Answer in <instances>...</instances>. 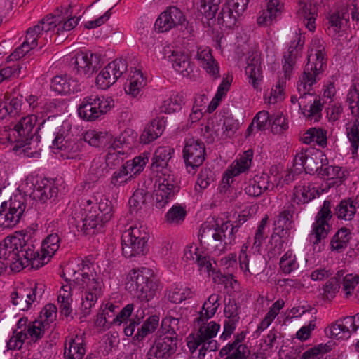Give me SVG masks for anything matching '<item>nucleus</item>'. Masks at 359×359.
I'll return each instance as SVG.
<instances>
[{
    "mask_svg": "<svg viewBox=\"0 0 359 359\" xmlns=\"http://www.w3.org/2000/svg\"><path fill=\"white\" fill-rule=\"evenodd\" d=\"M32 229H26L20 236L6 237L0 243V275L8 268L19 272L32 265L39 257L38 250L31 240Z\"/></svg>",
    "mask_w": 359,
    "mask_h": 359,
    "instance_id": "obj_1",
    "label": "nucleus"
},
{
    "mask_svg": "<svg viewBox=\"0 0 359 359\" xmlns=\"http://www.w3.org/2000/svg\"><path fill=\"white\" fill-rule=\"evenodd\" d=\"M130 280L126 283V289L134 292L142 304L135 311L134 317L130 320L129 324L124 328V334L130 337L133 334L137 326L145 316L144 309L148 306L147 303L154 298L158 289L153 271L148 268L133 269L129 273Z\"/></svg>",
    "mask_w": 359,
    "mask_h": 359,
    "instance_id": "obj_2",
    "label": "nucleus"
},
{
    "mask_svg": "<svg viewBox=\"0 0 359 359\" xmlns=\"http://www.w3.org/2000/svg\"><path fill=\"white\" fill-rule=\"evenodd\" d=\"M36 121V116L28 115L20 118L13 128L4 131L3 135H5L8 142L15 143L13 150L18 154H23L27 157L39 155L41 149L37 147L41 135L39 132L41 128L46 129L47 123L43 121L34 132Z\"/></svg>",
    "mask_w": 359,
    "mask_h": 359,
    "instance_id": "obj_3",
    "label": "nucleus"
},
{
    "mask_svg": "<svg viewBox=\"0 0 359 359\" xmlns=\"http://www.w3.org/2000/svg\"><path fill=\"white\" fill-rule=\"evenodd\" d=\"M326 65V58L324 48L315 49L311 48L310 54L308 56V62L302 75L297 81V90L300 94L298 98L296 95L291 97V102L295 104L298 100H300L299 106L303 104L302 109L306 110L307 105L305 104L304 100L307 96L311 97L313 94L309 92L314 83L320 79V75L323 72V67Z\"/></svg>",
    "mask_w": 359,
    "mask_h": 359,
    "instance_id": "obj_4",
    "label": "nucleus"
},
{
    "mask_svg": "<svg viewBox=\"0 0 359 359\" xmlns=\"http://www.w3.org/2000/svg\"><path fill=\"white\" fill-rule=\"evenodd\" d=\"M81 231L86 235L95 234L113 217L112 202L107 198L88 199L83 207Z\"/></svg>",
    "mask_w": 359,
    "mask_h": 359,
    "instance_id": "obj_5",
    "label": "nucleus"
},
{
    "mask_svg": "<svg viewBox=\"0 0 359 359\" xmlns=\"http://www.w3.org/2000/svg\"><path fill=\"white\" fill-rule=\"evenodd\" d=\"M114 107V100L111 97L92 95L83 99L78 108V114L83 120L94 121Z\"/></svg>",
    "mask_w": 359,
    "mask_h": 359,
    "instance_id": "obj_6",
    "label": "nucleus"
},
{
    "mask_svg": "<svg viewBox=\"0 0 359 359\" xmlns=\"http://www.w3.org/2000/svg\"><path fill=\"white\" fill-rule=\"evenodd\" d=\"M148 238L144 227L130 226L121 236L123 255L128 258L144 255Z\"/></svg>",
    "mask_w": 359,
    "mask_h": 359,
    "instance_id": "obj_7",
    "label": "nucleus"
},
{
    "mask_svg": "<svg viewBox=\"0 0 359 359\" xmlns=\"http://www.w3.org/2000/svg\"><path fill=\"white\" fill-rule=\"evenodd\" d=\"M158 188L155 189L154 200L156 207L162 208L170 202L180 191V186L174 174L169 169L159 171Z\"/></svg>",
    "mask_w": 359,
    "mask_h": 359,
    "instance_id": "obj_8",
    "label": "nucleus"
},
{
    "mask_svg": "<svg viewBox=\"0 0 359 359\" xmlns=\"http://www.w3.org/2000/svg\"><path fill=\"white\" fill-rule=\"evenodd\" d=\"M81 275L79 284L86 290L85 296L82 297L81 310L83 316H87L101 295L102 282L93 273L83 272Z\"/></svg>",
    "mask_w": 359,
    "mask_h": 359,
    "instance_id": "obj_9",
    "label": "nucleus"
},
{
    "mask_svg": "<svg viewBox=\"0 0 359 359\" xmlns=\"http://www.w3.org/2000/svg\"><path fill=\"white\" fill-rule=\"evenodd\" d=\"M22 196L11 198L8 202H1L0 206V226L11 228L19 223L26 208Z\"/></svg>",
    "mask_w": 359,
    "mask_h": 359,
    "instance_id": "obj_10",
    "label": "nucleus"
},
{
    "mask_svg": "<svg viewBox=\"0 0 359 359\" xmlns=\"http://www.w3.org/2000/svg\"><path fill=\"white\" fill-rule=\"evenodd\" d=\"M205 148L203 142L194 138L186 141L183 149V158L189 173H195L196 169L205 161Z\"/></svg>",
    "mask_w": 359,
    "mask_h": 359,
    "instance_id": "obj_11",
    "label": "nucleus"
},
{
    "mask_svg": "<svg viewBox=\"0 0 359 359\" xmlns=\"http://www.w3.org/2000/svg\"><path fill=\"white\" fill-rule=\"evenodd\" d=\"M331 208V202L327 200L324 201L321 209L316 217L312 233L309 235V240L314 245L320 243L327 236L330 230L328 220L332 217Z\"/></svg>",
    "mask_w": 359,
    "mask_h": 359,
    "instance_id": "obj_12",
    "label": "nucleus"
},
{
    "mask_svg": "<svg viewBox=\"0 0 359 359\" xmlns=\"http://www.w3.org/2000/svg\"><path fill=\"white\" fill-rule=\"evenodd\" d=\"M239 225H233L230 222H223L220 226L212 229L209 226H204L201 229L199 234L200 242L202 243L205 240L212 238L216 241L222 242L224 244L231 245L235 241V233L238 231Z\"/></svg>",
    "mask_w": 359,
    "mask_h": 359,
    "instance_id": "obj_13",
    "label": "nucleus"
},
{
    "mask_svg": "<svg viewBox=\"0 0 359 359\" xmlns=\"http://www.w3.org/2000/svg\"><path fill=\"white\" fill-rule=\"evenodd\" d=\"M175 336H160L156 339L146 354V359H171L177 350Z\"/></svg>",
    "mask_w": 359,
    "mask_h": 359,
    "instance_id": "obj_14",
    "label": "nucleus"
},
{
    "mask_svg": "<svg viewBox=\"0 0 359 359\" xmlns=\"http://www.w3.org/2000/svg\"><path fill=\"white\" fill-rule=\"evenodd\" d=\"M100 57L92 53L79 52L72 58L75 74L82 78H88L100 67Z\"/></svg>",
    "mask_w": 359,
    "mask_h": 359,
    "instance_id": "obj_15",
    "label": "nucleus"
},
{
    "mask_svg": "<svg viewBox=\"0 0 359 359\" xmlns=\"http://www.w3.org/2000/svg\"><path fill=\"white\" fill-rule=\"evenodd\" d=\"M127 69V62L123 59H116L109 63L97 75L98 88L106 90L113 85Z\"/></svg>",
    "mask_w": 359,
    "mask_h": 359,
    "instance_id": "obj_16",
    "label": "nucleus"
},
{
    "mask_svg": "<svg viewBox=\"0 0 359 359\" xmlns=\"http://www.w3.org/2000/svg\"><path fill=\"white\" fill-rule=\"evenodd\" d=\"M323 156L318 152L312 153L311 151L302 150L294 159V170L302 173L303 170L311 175L318 172L323 168Z\"/></svg>",
    "mask_w": 359,
    "mask_h": 359,
    "instance_id": "obj_17",
    "label": "nucleus"
},
{
    "mask_svg": "<svg viewBox=\"0 0 359 359\" xmlns=\"http://www.w3.org/2000/svg\"><path fill=\"white\" fill-rule=\"evenodd\" d=\"M186 18L182 11L176 6H170L161 13L156 20L154 27L158 32H166L182 25Z\"/></svg>",
    "mask_w": 359,
    "mask_h": 359,
    "instance_id": "obj_18",
    "label": "nucleus"
},
{
    "mask_svg": "<svg viewBox=\"0 0 359 359\" xmlns=\"http://www.w3.org/2000/svg\"><path fill=\"white\" fill-rule=\"evenodd\" d=\"M252 156L253 152L251 149H249L245 151L238 160L231 164L227 170L226 177H224L222 180V189H226L229 187L230 178L245 172L250 168Z\"/></svg>",
    "mask_w": 359,
    "mask_h": 359,
    "instance_id": "obj_19",
    "label": "nucleus"
},
{
    "mask_svg": "<svg viewBox=\"0 0 359 359\" xmlns=\"http://www.w3.org/2000/svg\"><path fill=\"white\" fill-rule=\"evenodd\" d=\"M304 43L301 41V37L298 36V41L296 40L291 41L287 50L283 55V70L284 72L285 79H290L294 67L296 64V60L299 51L303 47Z\"/></svg>",
    "mask_w": 359,
    "mask_h": 359,
    "instance_id": "obj_20",
    "label": "nucleus"
},
{
    "mask_svg": "<svg viewBox=\"0 0 359 359\" xmlns=\"http://www.w3.org/2000/svg\"><path fill=\"white\" fill-rule=\"evenodd\" d=\"M37 284L34 287L20 289L19 291L13 292L11 294V299L13 305L17 306L21 311H27L32 304L36 299V290Z\"/></svg>",
    "mask_w": 359,
    "mask_h": 359,
    "instance_id": "obj_21",
    "label": "nucleus"
},
{
    "mask_svg": "<svg viewBox=\"0 0 359 359\" xmlns=\"http://www.w3.org/2000/svg\"><path fill=\"white\" fill-rule=\"evenodd\" d=\"M113 156L114 154H109L105 159L102 156H97L93 159L87 175L89 183H95L108 174V161Z\"/></svg>",
    "mask_w": 359,
    "mask_h": 359,
    "instance_id": "obj_22",
    "label": "nucleus"
},
{
    "mask_svg": "<svg viewBox=\"0 0 359 359\" xmlns=\"http://www.w3.org/2000/svg\"><path fill=\"white\" fill-rule=\"evenodd\" d=\"M297 15L300 19L304 20L309 30L313 31L315 29V21L318 15L316 4L309 0H300Z\"/></svg>",
    "mask_w": 359,
    "mask_h": 359,
    "instance_id": "obj_23",
    "label": "nucleus"
},
{
    "mask_svg": "<svg viewBox=\"0 0 359 359\" xmlns=\"http://www.w3.org/2000/svg\"><path fill=\"white\" fill-rule=\"evenodd\" d=\"M165 125V121L163 118L153 119L140 135V142L147 144L156 140L163 133Z\"/></svg>",
    "mask_w": 359,
    "mask_h": 359,
    "instance_id": "obj_24",
    "label": "nucleus"
},
{
    "mask_svg": "<svg viewBox=\"0 0 359 359\" xmlns=\"http://www.w3.org/2000/svg\"><path fill=\"white\" fill-rule=\"evenodd\" d=\"M196 58L207 73L214 78L219 76V66L213 58L210 48L199 47L197 50Z\"/></svg>",
    "mask_w": 359,
    "mask_h": 359,
    "instance_id": "obj_25",
    "label": "nucleus"
},
{
    "mask_svg": "<svg viewBox=\"0 0 359 359\" xmlns=\"http://www.w3.org/2000/svg\"><path fill=\"white\" fill-rule=\"evenodd\" d=\"M57 193L58 189L53 182L41 181L36 184L31 197L41 203H46L48 199L55 198Z\"/></svg>",
    "mask_w": 359,
    "mask_h": 359,
    "instance_id": "obj_26",
    "label": "nucleus"
},
{
    "mask_svg": "<svg viewBox=\"0 0 359 359\" xmlns=\"http://www.w3.org/2000/svg\"><path fill=\"white\" fill-rule=\"evenodd\" d=\"M269 186V177L266 174L255 175L246 183L245 191L250 196L257 197L267 190Z\"/></svg>",
    "mask_w": 359,
    "mask_h": 359,
    "instance_id": "obj_27",
    "label": "nucleus"
},
{
    "mask_svg": "<svg viewBox=\"0 0 359 359\" xmlns=\"http://www.w3.org/2000/svg\"><path fill=\"white\" fill-rule=\"evenodd\" d=\"M168 57L173 68L183 76H189L193 72V65L189 55L184 53L172 51V55Z\"/></svg>",
    "mask_w": 359,
    "mask_h": 359,
    "instance_id": "obj_28",
    "label": "nucleus"
},
{
    "mask_svg": "<svg viewBox=\"0 0 359 359\" xmlns=\"http://www.w3.org/2000/svg\"><path fill=\"white\" fill-rule=\"evenodd\" d=\"M245 73L248 76L250 83L254 88H258L259 81L262 78L260 57L257 53H253L248 58V66L245 67Z\"/></svg>",
    "mask_w": 359,
    "mask_h": 359,
    "instance_id": "obj_29",
    "label": "nucleus"
},
{
    "mask_svg": "<svg viewBox=\"0 0 359 359\" xmlns=\"http://www.w3.org/2000/svg\"><path fill=\"white\" fill-rule=\"evenodd\" d=\"M292 215L289 210H285L280 212L274 221L273 233L271 235V239H274L276 236L289 237L290 230L292 228Z\"/></svg>",
    "mask_w": 359,
    "mask_h": 359,
    "instance_id": "obj_30",
    "label": "nucleus"
},
{
    "mask_svg": "<svg viewBox=\"0 0 359 359\" xmlns=\"http://www.w3.org/2000/svg\"><path fill=\"white\" fill-rule=\"evenodd\" d=\"M319 195L318 190L310 183H301L294 189V201L297 204H305Z\"/></svg>",
    "mask_w": 359,
    "mask_h": 359,
    "instance_id": "obj_31",
    "label": "nucleus"
},
{
    "mask_svg": "<svg viewBox=\"0 0 359 359\" xmlns=\"http://www.w3.org/2000/svg\"><path fill=\"white\" fill-rule=\"evenodd\" d=\"M173 152L174 149L169 147H159L157 148L152 158V169H156V172L169 169L168 162L171 159Z\"/></svg>",
    "mask_w": 359,
    "mask_h": 359,
    "instance_id": "obj_32",
    "label": "nucleus"
},
{
    "mask_svg": "<svg viewBox=\"0 0 359 359\" xmlns=\"http://www.w3.org/2000/svg\"><path fill=\"white\" fill-rule=\"evenodd\" d=\"M51 89L58 94H69L77 90L76 82L67 76H56L51 81Z\"/></svg>",
    "mask_w": 359,
    "mask_h": 359,
    "instance_id": "obj_33",
    "label": "nucleus"
},
{
    "mask_svg": "<svg viewBox=\"0 0 359 359\" xmlns=\"http://www.w3.org/2000/svg\"><path fill=\"white\" fill-rule=\"evenodd\" d=\"M357 202L351 198L342 200L336 207L334 215L341 219L351 221L355 215Z\"/></svg>",
    "mask_w": 359,
    "mask_h": 359,
    "instance_id": "obj_34",
    "label": "nucleus"
},
{
    "mask_svg": "<svg viewBox=\"0 0 359 359\" xmlns=\"http://www.w3.org/2000/svg\"><path fill=\"white\" fill-rule=\"evenodd\" d=\"M250 351L245 344L234 346L229 343L219 351L221 357L226 356L225 359H246Z\"/></svg>",
    "mask_w": 359,
    "mask_h": 359,
    "instance_id": "obj_35",
    "label": "nucleus"
},
{
    "mask_svg": "<svg viewBox=\"0 0 359 359\" xmlns=\"http://www.w3.org/2000/svg\"><path fill=\"white\" fill-rule=\"evenodd\" d=\"M85 353L86 348L83 339L78 336L70 339L69 347L65 345L64 355L69 359H82Z\"/></svg>",
    "mask_w": 359,
    "mask_h": 359,
    "instance_id": "obj_36",
    "label": "nucleus"
},
{
    "mask_svg": "<svg viewBox=\"0 0 359 359\" xmlns=\"http://www.w3.org/2000/svg\"><path fill=\"white\" fill-rule=\"evenodd\" d=\"M159 317L154 315L149 317L145 322L137 329V333L133 337L135 342L142 341L149 334L153 333L158 326Z\"/></svg>",
    "mask_w": 359,
    "mask_h": 359,
    "instance_id": "obj_37",
    "label": "nucleus"
},
{
    "mask_svg": "<svg viewBox=\"0 0 359 359\" xmlns=\"http://www.w3.org/2000/svg\"><path fill=\"white\" fill-rule=\"evenodd\" d=\"M348 18V13L344 9L330 15L327 18V29L334 34L339 33L342 26L347 23Z\"/></svg>",
    "mask_w": 359,
    "mask_h": 359,
    "instance_id": "obj_38",
    "label": "nucleus"
},
{
    "mask_svg": "<svg viewBox=\"0 0 359 359\" xmlns=\"http://www.w3.org/2000/svg\"><path fill=\"white\" fill-rule=\"evenodd\" d=\"M111 135L107 132L87 131L83 135V141L95 147H106Z\"/></svg>",
    "mask_w": 359,
    "mask_h": 359,
    "instance_id": "obj_39",
    "label": "nucleus"
},
{
    "mask_svg": "<svg viewBox=\"0 0 359 359\" xmlns=\"http://www.w3.org/2000/svg\"><path fill=\"white\" fill-rule=\"evenodd\" d=\"M350 239V231L345 227L340 229L331 240V250L341 252L347 247Z\"/></svg>",
    "mask_w": 359,
    "mask_h": 359,
    "instance_id": "obj_40",
    "label": "nucleus"
},
{
    "mask_svg": "<svg viewBox=\"0 0 359 359\" xmlns=\"http://www.w3.org/2000/svg\"><path fill=\"white\" fill-rule=\"evenodd\" d=\"M65 147L61 154L62 156L68 159L81 158V155L79 154L83 147V142L82 140L75 141L72 140H67L65 142Z\"/></svg>",
    "mask_w": 359,
    "mask_h": 359,
    "instance_id": "obj_41",
    "label": "nucleus"
},
{
    "mask_svg": "<svg viewBox=\"0 0 359 359\" xmlns=\"http://www.w3.org/2000/svg\"><path fill=\"white\" fill-rule=\"evenodd\" d=\"M220 297L219 294H211L208 300L204 302L203 305V311L201 312V316L198 318V320H203V318L208 320L212 318L216 313L220 304L219 301Z\"/></svg>",
    "mask_w": 359,
    "mask_h": 359,
    "instance_id": "obj_42",
    "label": "nucleus"
},
{
    "mask_svg": "<svg viewBox=\"0 0 359 359\" xmlns=\"http://www.w3.org/2000/svg\"><path fill=\"white\" fill-rule=\"evenodd\" d=\"M149 198V194L146 189L142 188L136 189L129 199L130 212H137L142 209Z\"/></svg>",
    "mask_w": 359,
    "mask_h": 359,
    "instance_id": "obj_43",
    "label": "nucleus"
},
{
    "mask_svg": "<svg viewBox=\"0 0 359 359\" xmlns=\"http://www.w3.org/2000/svg\"><path fill=\"white\" fill-rule=\"evenodd\" d=\"M60 238L57 233L49 234L41 244L43 257H52L59 249Z\"/></svg>",
    "mask_w": 359,
    "mask_h": 359,
    "instance_id": "obj_44",
    "label": "nucleus"
},
{
    "mask_svg": "<svg viewBox=\"0 0 359 359\" xmlns=\"http://www.w3.org/2000/svg\"><path fill=\"white\" fill-rule=\"evenodd\" d=\"M240 16L236 15V12L225 4L218 14L217 22L227 28H232Z\"/></svg>",
    "mask_w": 359,
    "mask_h": 359,
    "instance_id": "obj_45",
    "label": "nucleus"
},
{
    "mask_svg": "<svg viewBox=\"0 0 359 359\" xmlns=\"http://www.w3.org/2000/svg\"><path fill=\"white\" fill-rule=\"evenodd\" d=\"M145 83L142 72L140 70H135L130 78L128 86L125 88L126 92L133 97H136Z\"/></svg>",
    "mask_w": 359,
    "mask_h": 359,
    "instance_id": "obj_46",
    "label": "nucleus"
},
{
    "mask_svg": "<svg viewBox=\"0 0 359 359\" xmlns=\"http://www.w3.org/2000/svg\"><path fill=\"white\" fill-rule=\"evenodd\" d=\"M147 162L148 156L144 154L143 156H136L133 160L127 161L122 167L125 168L126 171L133 177L142 171Z\"/></svg>",
    "mask_w": 359,
    "mask_h": 359,
    "instance_id": "obj_47",
    "label": "nucleus"
},
{
    "mask_svg": "<svg viewBox=\"0 0 359 359\" xmlns=\"http://www.w3.org/2000/svg\"><path fill=\"white\" fill-rule=\"evenodd\" d=\"M280 268L285 274H290L299 267L296 256L291 250L286 252L280 258L279 262Z\"/></svg>",
    "mask_w": 359,
    "mask_h": 359,
    "instance_id": "obj_48",
    "label": "nucleus"
},
{
    "mask_svg": "<svg viewBox=\"0 0 359 359\" xmlns=\"http://www.w3.org/2000/svg\"><path fill=\"white\" fill-rule=\"evenodd\" d=\"M220 0H201L198 7L199 12L208 20L215 17Z\"/></svg>",
    "mask_w": 359,
    "mask_h": 359,
    "instance_id": "obj_49",
    "label": "nucleus"
},
{
    "mask_svg": "<svg viewBox=\"0 0 359 359\" xmlns=\"http://www.w3.org/2000/svg\"><path fill=\"white\" fill-rule=\"evenodd\" d=\"M187 215L185 208L182 205H174L166 213L165 220L171 224H178L184 221Z\"/></svg>",
    "mask_w": 359,
    "mask_h": 359,
    "instance_id": "obj_50",
    "label": "nucleus"
},
{
    "mask_svg": "<svg viewBox=\"0 0 359 359\" xmlns=\"http://www.w3.org/2000/svg\"><path fill=\"white\" fill-rule=\"evenodd\" d=\"M347 136L351 144V153L353 157L358 156L359 148V121L356 119L351 127L346 128Z\"/></svg>",
    "mask_w": 359,
    "mask_h": 359,
    "instance_id": "obj_51",
    "label": "nucleus"
},
{
    "mask_svg": "<svg viewBox=\"0 0 359 359\" xmlns=\"http://www.w3.org/2000/svg\"><path fill=\"white\" fill-rule=\"evenodd\" d=\"M22 104V95L13 97L8 104H4L0 108V118H4L6 114L15 116L20 111Z\"/></svg>",
    "mask_w": 359,
    "mask_h": 359,
    "instance_id": "obj_52",
    "label": "nucleus"
},
{
    "mask_svg": "<svg viewBox=\"0 0 359 359\" xmlns=\"http://www.w3.org/2000/svg\"><path fill=\"white\" fill-rule=\"evenodd\" d=\"M45 332L44 323L41 320H34L27 325V337L29 336L32 341H37L43 337Z\"/></svg>",
    "mask_w": 359,
    "mask_h": 359,
    "instance_id": "obj_53",
    "label": "nucleus"
},
{
    "mask_svg": "<svg viewBox=\"0 0 359 359\" xmlns=\"http://www.w3.org/2000/svg\"><path fill=\"white\" fill-rule=\"evenodd\" d=\"M182 96L176 95L165 100L161 106V111L165 114H171L180 111L182 109Z\"/></svg>",
    "mask_w": 359,
    "mask_h": 359,
    "instance_id": "obj_54",
    "label": "nucleus"
},
{
    "mask_svg": "<svg viewBox=\"0 0 359 359\" xmlns=\"http://www.w3.org/2000/svg\"><path fill=\"white\" fill-rule=\"evenodd\" d=\"M142 304V303L137 299L135 303L128 304L125 306L121 311L113 318L114 324L120 325L123 323H128V318L131 316L133 310H136Z\"/></svg>",
    "mask_w": 359,
    "mask_h": 359,
    "instance_id": "obj_55",
    "label": "nucleus"
},
{
    "mask_svg": "<svg viewBox=\"0 0 359 359\" xmlns=\"http://www.w3.org/2000/svg\"><path fill=\"white\" fill-rule=\"evenodd\" d=\"M219 328V324L214 321H211L207 324L203 323L200 326L197 333L204 341L205 339H210L215 337L217 335Z\"/></svg>",
    "mask_w": 359,
    "mask_h": 359,
    "instance_id": "obj_56",
    "label": "nucleus"
},
{
    "mask_svg": "<svg viewBox=\"0 0 359 359\" xmlns=\"http://www.w3.org/2000/svg\"><path fill=\"white\" fill-rule=\"evenodd\" d=\"M57 20L54 15H48L42 19L35 27H39V34L41 36L46 35L44 38L46 39L49 32H54L55 29L57 30L58 23L57 24Z\"/></svg>",
    "mask_w": 359,
    "mask_h": 359,
    "instance_id": "obj_57",
    "label": "nucleus"
},
{
    "mask_svg": "<svg viewBox=\"0 0 359 359\" xmlns=\"http://www.w3.org/2000/svg\"><path fill=\"white\" fill-rule=\"evenodd\" d=\"M128 174L126 168L122 166L119 170L114 172L110 180V186L111 188L117 189L127 184L132 177V175L128 177Z\"/></svg>",
    "mask_w": 359,
    "mask_h": 359,
    "instance_id": "obj_58",
    "label": "nucleus"
},
{
    "mask_svg": "<svg viewBox=\"0 0 359 359\" xmlns=\"http://www.w3.org/2000/svg\"><path fill=\"white\" fill-rule=\"evenodd\" d=\"M194 294V292L188 287L184 288L182 292L180 289L176 287L169 292L168 298L171 302L178 304L187 299L192 298Z\"/></svg>",
    "mask_w": 359,
    "mask_h": 359,
    "instance_id": "obj_59",
    "label": "nucleus"
},
{
    "mask_svg": "<svg viewBox=\"0 0 359 359\" xmlns=\"http://www.w3.org/2000/svg\"><path fill=\"white\" fill-rule=\"evenodd\" d=\"M341 273V276H343V272L340 271L337 273V277H334L330 278L324 286V295L327 299H332L335 294L339 291L340 287L339 286V280L341 278L340 273Z\"/></svg>",
    "mask_w": 359,
    "mask_h": 359,
    "instance_id": "obj_60",
    "label": "nucleus"
},
{
    "mask_svg": "<svg viewBox=\"0 0 359 359\" xmlns=\"http://www.w3.org/2000/svg\"><path fill=\"white\" fill-rule=\"evenodd\" d=\"M27 339V334L23 330H15L13 336L7 342V347L9 350H19L22 348L25 340Z\"/></svg>",
    "mask_w": 359,
    "mask_h": 359,
    "instance_id": "obj_61",
    "label": "nucleus"
},
{
    "mask_svg": "<svg viewBox=\"0 0 359 359\" xmlns=\"http://www.w3.org/2000/svg\"><path fill=\"white\" fill-rule=\"evenodd\" d=\"M341 319L337 320L334 323L329 327V331L331 337L336 339H348L349 335L346 334L347 327H344Z\"/></svg>",
    "mask_w": 359,
    "mask_h": 359,
    "instance_id": "obj_62",
    "label": "nucleus"
},
{
    "mask_svg": "<svg viewBox=\"0 0 359 359\" xmlns=\"http://www.w3.org/2000/svg\"><path fill=\"white\" fill-rule=\"evenodd\" d=\"M359 283V277L353 274H346L342 279V289L346 297L351 295Z\"/></svg>",
    "mask_w": 359,
    "mask_h": 359,
    "instance_id": "obj_63",
    "label": "nucleus"
},
{
    "mask_svg": "<svg viewBox=\"0 0 359 359\" xmlns=\"http://www.w3.org/2000/svg\"><path fill=\"white\" fill-rule=\"evenodd\" d=\"M285 81L282 79H279L275 86V88H272L271 92V96L269 97L270 103H276L278 101L283 100L284 90L285 87Z\"/></svg>",
    "mask_w": 359,
    "mask_h": 359,
    "instance_id": "obj_64",
    "label": "nucleus"
}]
</instances>
